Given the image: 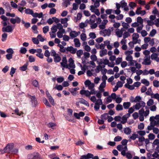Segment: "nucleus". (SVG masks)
Listing matches in <instances>:
<instances>
[{"instance_id":"1","label":"nucleus","mask_w":159,"mask_h":159,"mask_svg":"<svg viewBox=\"0 0 159 159\" xmlns=\"http://www.w3.org/2000/svg\"><path fill=\"white\" fill-rule=\"evenodd\" d=\"M96 96L98 98V99L96 102L95 103V105L94 106V109L95 111H98L100 108V105L102 104V100L101 99L102 97V94L100 92H97L96 91V93L95 94Z\"/></svg>"},{"instance_id":"2","label":"nucleus","mask_w":159,"mask_h":159,"mask_svg":"<svg viewBox=\"0 0 159 159\" xmlns=\"http://www.w3.org/2000/svg\"><path fill=\"white\" fill-rule=\"evenodd\" d=\"M13 147V143H8L4 149H0V153L2 154L6 152L11 153Z\"/></svg>"},{"instance_id":"3","label":"nucleus","mask_w":159,"mask_h":159,"mask_svg":"<svg viewBox=\"0 0 159 159\" xmlns=\"http://www.w3.org/2000/svg\"><path fill=\"white\" fill-rule=\"evenodd\" d=\"M84 83L85 86L88 87L89 90H90V91H93L95 94L96 93V91L95 90L94 88L95 85L94 83H91L89 80L85 81Z\"/></svg>"},{"instance_id":"4","label":"nucleus","mask_w":159,"mask_h":159,"mask_svg":"<svg viewBox=\"0 0 159 159\" xmlns=\"http://www.w3.org/2000/svg\"><path fill=\"white\" fill-rule=\"evenodd\" d=\"M90 158H92V159H99L98 156L93 157V155L90 153H88L87 155L82 156L80 159H89Z\"/></svg>"},{"instance_id":"5","label":"nucleus","mask_w":159,"mask_h":159,"mask_svg":"<svg viewBox=\"0 0 159 159\" xmlns=\"http://www.w3.org/2000/svg\"><path fill=\"white\" fill-rule=\"evenodd\" d=\"M94 92L93 91H89L88 90H81L80 91V93L82 95L84 94L89 98L91 95L95 94Z\"/></svg>"},{"instance_id":"6","label":"nucleus","mask_w":159,"mask_h":159,"mask_svg":"<svg viewBox=\"0 0 159 159\" xmlns=\"http://www.w3.org/2000/svg\"><path fill=\"white\" fill-rule=\"evenodd\" d=\"M139 38V35L137 33H134L132 35V41L134 44L139 43L140 44L141 40L138 39Z\"/></svg>"},{"instance_id":"7","label":"nucleus","mask_w":159,"mask_h":159,"mask_svg":"<svg viewBox=\"0 0 159 159\" xmlns=\"http://www.w3.org/2000/svg\"><path fill=\"white\" fill-rule=\"evenodd\" d=\"M151 61L150 60V56H147L144 57L143 60V61L142 64L145 65H149L151 64Z\"/></svg>"},{"instance_id":"8","label":"nucleus","mask_w":159,"mask_h":159,"mask_svg":"<svg viewBox=\"0 0 159 159\" xmlns=\"http://www.w3.org/2000/svg\"><path fill=\"white\" fill-rule=\"evenodd\" d=\"M154 38L151 39L149 37H146L144 38V41L145 43H149V45L152 46L154 44Z\"/></svg>"},{"instance_id":"9","label":"nucleus","mask_w":159,"mask_h":159,"mask_svg":"<svg viewBox=\"0 0 159 159\" xmlns=\"http://www.w3.org/2000/svg\"><path fill=\"white\" fill-rule=\"evenodd\" d=\"M100 34L102 36H109L111 34V30L110 29H105L100 31Z\"/></svg>"},{"instance_id":"10","label":"nucleus","mask_w":159,"mask_h":159,"mask_svg":"<svg viewBox=\"0 0 159 159\" xmlns=\"http://www.w3.org/2000/svg\"><path fill=\"white\" fill-rule=\"evenodd\" d=\"M39 154L37 152H34L28 156V159H37L40 158Z\"/></svg>"},{"instance_id":"11","label":"nucleus","mask_w":159,"mask_h":159,"mask_svg":"<svg viewBox=\"0 0 159 159\" xmlns=\"http://www.w3.org/2000/svg\"><path fill=\"white\" fill-rule=\"evenodd\" d=\"M133 51L132 50H128L125 52V54L126 56L125 59L127 61L133 58L131 55L133 53Z\"/></svg>"},{"instance_id":"12","label":"nucleus","mask_w":159,"mask_h":159,"mask_svg":"<svg viewBox=\"0 0 159 159\" xmlns=\"http://www.w3.org/2000/svg\"><path fill=\"white\" fill-rule=\"evenodd\" d=\"M10 22L12 24H14L15 23L19 24L21 21V19L18 17L16 16L15 18H11L10 19Z\"/></svg>"},{"instance_id":"13","label":"nucleus","mask_w":159,"mask_h":159,"mask_svg":"<svg viewBox=\"0 0 159 159\" xmlns=\"http://www.w3.org/2000/svg\"><path fill=\"white\" fill-rule=\"evenodd\" d=\"M151 58L152 60L155 61L157 62H159V57L158 54L156 53H153L151 56Z\"/></svg>"},{"instance_id":"14","label":"nucleus","mask_w":159,"mask_h":159,"mask_svg":"<svg viewBox=\"0 0 159 159\" xmlns=\"http://www.w3.org/2000/svg\"><path fill=\"white\" fill-rule=\"evenodd\" d=\"M96 19V17L95 15H93L91 16L89 20H86L85 22L87 23H88L89 24H91L95 23Z\"/></svg>"},{"instance_id":"15","label":"nucleus","mask_w":159,"mask_h":159,"mask_svg":"<svg viewBox=\"0 0 159 159\" xmlns=\"http://www.w3.org/2000/svg\"><path fill=\"white\" fill-rule=\"evenodd\" d=\"M80 33V31L76 32L75 31H72L70 33V36L71 38L73 39L77 37Z\"/></svg>"},{"instance_id":"16","label":"nucleus","mask_w":159,"mask_h":159,"mask_svg":"<svg viewBox=\"0 0 159 159\" xmlns=\"http://www.w3.org/2000/svg\"><path fill=\"white\" fill-rule=\"evenodd\" d=\"M2 30L3 32H11L12 31V29L11 25H8L6 27H3Z\"/></svg>"},{"instance_id":"17","label":"nucleus","mask_w":159,"mask_h":159,"mask_svg":"<svg viewBox=\"0 0 159 159\" xmlns=\"http://www.w3.org/2000/svg\"><path fill=\"white\" fill-rule=\"evenodd\" d=\"M130 116V115L129 114H126L124 116H123L122 118H121V123L122 124H124L126 122L127 119Z\"/></svg>"},{"instance_id":"18","label":"nucleus","mask_w":159,"mask_h":159,"mask_svg":"<svg viewBox=\"0 0 159 159\" xmlns=\"http://www.w3.org/2000/svg\"><path fill=\"white\" fill-rule=\"evenodd\" d=\"M66 51L69 52L71 53L74 54L76 53L77 49L73 48L72 46L68 47L66 48Z\"/></svg>"},{"instance_id":"19","label":"nucleus","mask_w":159,"mask_h":159,"mask_svg":"<svg viewBox=\"0 0 159 159\" xmlns=\"http://www.w3.org/2000/svg\"><path fill=\"white\" fill-rule=\"evenodd\" d=\"M42 51L41 49H37L36 52L37 53L36 54L37 56L41 59L43 58L44 57L43 54L42 53Z\"/></svg>"},{"instance_id":"20","label":"nucleus","mask_w":159,"mask_h":159,"mask_svg":"<svg viewBox=\"0 0 159 159\" xmlns=\"http://www.w3.org/2000/svg\"><path fill=\"white\" fill-rule=\"evenodd\" d=\"M69 20V19L67 18H64L61 19L60 20V22L61 24L63 25L65 27H66L68 25L67 22Z\"/></svg>"},{"instance_id":"21","label":"nucleus","mask_w":159,"mask_h":159,"mask_svg":"<svg viewBox=\"0 0 159 159\" xmlns=\"http://www.w3.org/2000/svg\"><path fill=\"white\" fill-rule=\"evenodd\" d=\"M124 31L123 29L122 28L121 30L117 29L116 31V35L119 38L122 37L123 35V33Z\"/></svg>"},{"instance_id":"22","label":"nucleus","mask_w":159,"mask_h":159,"mask_svg":"<svg viewBox=\"0 0 159 159\" xmlns=\"http://www.w3.org/2000/svg\"><path fill=\"white\" fill-rule=\"evenodd\" d=\"M108 21L107 20H104L102 24L99 25V28L102 30L104 29L106 27V25L108 23Z\"/></svg>"},{"instance_id":"23","label":"nucleus","mask_w":159,"mask_h":159,"mask_svg":"<svg viewBox=\"0 0 159 159\" xmlns=\"http://www.w3.org/2000/svg\"><path fill=\"white\" fill-rule=\"evenodd\" d=\"M152 118H150L149 119V120L150 122V125H148L147 127V129L148 130H153V128L154 127V125L153 124V123L152 122ZM147 133H149V131H147L146 132Z\"/></svg>"},{"instance_id":"24","label":"nucleus","mask_w":159,"mask_h":159,"mask_svg":"<svg viewBox=\"0 0 159 159\" xmlns=\"http://www.w3.org/2000/svg\"><path fill=\"white\" fill-rule=\"evenodd\" d=\"M68 62L69 63L68 65V67H69L70 68H75V66L74 63V61L72 58H70L68 60Z\"/></svg>"},{"instance_id":"25","label":"nucleus","mask_w":159,"mask_h":159,"mask_svg":"<svg viewBox=\"0 0 159 159\" xmlns=\"http://www.w3.org/2000/svg\"><path fill=\"white\" fill-rule=\"evenodd\" d=\"M104 44L105 46H106L107 48L109 50H111L113 47L112 46L110 45V42L108 40H106L104 41Z\"/></svg>"},{"instance_id":"26","label":"nucleus","mask_w":159,"mask_h":159,"mask_svg":"<svg viewBox=\"0 0 159 159\" xmlns=\"http://www.w3.org/2000/svg\"><path fill=\"white\" fill-rule=\"evenodd\" d=\"M31 98V101L32 102V105L34 107L36 106L37 104V101L34 96H30Z\"/></svg>"},{"instance_id":"27","label":"nucleus","mask_w":159,"mask_h":159,"mask_svg":"<svg viewBox=\"0 0 159 159\" xmlns=\"http://www.w3.org/2000/svg\"><path fill=\"white\" fill-rule=\"evenodd\" d=\"M106 86V82H102L100 84L98 89L101 92H104V89H103Z\"/></svg>"},{"instance_id":"28","label":"nucleus","mask_w":159,"mask_h":159,"mask_svg":"<svg viewBox=\"0 0 159 159\" xmlns=\"http://www.w3.org/2000/svg\"><path fill=\"white\" fill-rule=\"evenodd\" d=\"M137 138H138L139 139H145L143 136H141V138L139 137L138 135L135 133L133 134L130 138V139H135Z\"/></svg>"},{"instance_id":"29","label":"nucleus","mask_w":159,"mask_h":159,"mask_svg":"<svg viewBox=\"0 0 159 159\" xmlns=\"http://www.w3.org/2000/svg\"><path fill=\"white\" fill-rule=\"evenodd\" d=\"M93 2L92 3H93V6H94L96 8L98 7L100 5V0H92Z\"/></svg>"},{"instance_id":"30","label":"nucleus","mask_w":159,"mask_h":159,"mask_svg":"<svg viewBox=\"0 0 159 159\" xmlns=\"http://www.w3.org/2000/svg\"><path fill=\"white\" fill-rule=\"evenodd\" d=\"M65 33V30L64 29L60 31H59L57 33V37L59 38H61L63 36V34Z\"/></svg>"},{"instance_id":"31","label":"nucleus","mask_w":159,"mask_h":159,"mask_svg":"<svg viewBox=\"0 0 159 159\" xmlns=\"http://www.w3.org/2000/svg\"><path fill=\"white\" fill-rule=\"evenodd\" d=\"M75 144L77 146H81L84 143L83 140H76L75 141Z\"/></svg>"},{"instance_id":"32","label":"nucleus","mask_w":159,"mask_h":159,"mask_svg":"<svg viewBox=\"0 0 159 159\" xmlns=\"http://www.w3.org/2000/svg\"><path fill=\"white\" fill-rule=\"evenodd\" d=\"M74 41L75 43V46L76 47H79L80 46V43L79 39L77 38L74 39Z\"/></svg>"},{"instance_id":"33","label":"nucleus","mask_w":159,"mask_h":159,"mask_svg":"<svg viewBox=\"0 0 159 159\" xmlns=\"http://www.w3.org/2000/svg\"><path fill=\"white\" fill-rule=\"evenodd\" d=\"M124 133L126 134H129L131 132V129L129 127L125 128L123 129Z\"/></svg>"},{"instance_id":"34","label":"nucleus","mask_w":159,"mask_h":159,"mask_svg":"<svg viewBox=\"0 0 159 159\" xmlns=\"http://www.w3.org/2000/svg\"><path fill=\"white\" fill-rule=\"evenodd\" d=\"M127 61H129V65L133 66H135V65L137 62L136 60H133V58L130 59L129 60H128Z\"/></svg>"},{"instance_id":"35","label":"nucleus","mask_w":159,"mask_h":159,"mask_svg":"<svg viewBox=\"0 0 159 159\" xmlns=\"http://www.w3.org/2000/svg\"><path fill=\"white\" fill-rule=\"evenodd\" d=\"M61 60V57L58 54L54 57V61L56 63L59 62Z\"/></svg>"},{"instance_id":"36","label":"nucleus","mask_w":159,"mask_h":159,"mask_svg":"<svg viewBox=\"0 0 159 159\" xmlns=\"http://www.w3.org/2000/svg\"><path fill=\"white\" fill-rule=\"evenodd\" d=\"M107 50L106 49H104L99 52L100 56L102 57L107 54Z\"/></svg>"},{"instance_id":"37","label":"nucleus","mask_w":159,"mask_h":159,"mask_svg":"<svg viewBox=\"0 0 159 159\" xmlns=\"http://www.w3.org/2000/svg\"><path fill=\"white\" fill-rule=\"evenodd\" d=\"M131 103L129 102H124L123 103V106L125 109H128L130 106Z\"/></svg>"},{"instance_id":"38","label":"nucleus","mask_w":159,"mask_h":159,"mask_svg":"<svg viewBox=\"0 0 159 159\" xmlns=\"http://www.w3.org/2000/svg\"><path fill=\"white\" fill-rule=\"evenodd\" d=\"M137 22L139 25H143V20L141 17H138L137 18Z\"/></svg>"},{"instance_id":"39","label":"nucleus","mask_w":159,"mask_h":159,"mask_svg":"<svg viewBox=\"0 0 159 159\" xmlns=\"http://www.w3.org/2000/svg\"><path fill=\"white\" fill-rule=\"evenodd\" d=\"M76 55L79 58H81V56L83 54V52L82 50H79L76 52Z\"/></svg>"},{"instance_id":"40","label":"nucleus","mask_w":159,"mask_h":159,"mask_svg":"<svg viewBox=\"0 0 159 159\" xmlns=\"http://www.w3.org/2000/svg\"><path fill=\"white\" fill-rule=\"evenodd\" d=\"M141 82L142 84H145L146 86H148L149 85V82L146 79H143L142 80Z\"/></svg>"},{"instance_id":"41","label":"nucleus","mask_w":159,"mask_h":159,"mask_svg":"<svg viewBox=\"0 0 159 159\" xmlns=\"http://www.w3.org/2000/svg\"><path fill=\"white\" fill-rule=\"evenodd\" d=\"M79 102L80 103L84 104L87 106H89L88 102L83 98L81 99Z\"/></svg>"},{"instance_id":"42","label":"nucleus","mask_w":159,"mask_h":159,"mask_svg":"<svg viewBox=\"0 0 159 159\" xmlns=\"http://www.w3.org/2000/svg\"><path fill=\"white\" fill-rule=\"evenodd\" d=\"M28 65V64L27 63L25 64L23 66L20 68V70L22 71H25L27 69Z\"/></svg>"},{"instance_id":"43","label":"nucleus","mask_w":159,"mask_h":159,"mask_svg":"<svg viewBox=\"0 0 159 159\" xmlns=\"http://www.w3.org/2000/svg\"><path fill=\"white\" fill-rule=\"evenodd\" d=\"M157 33L156 30L155 29L152 30L150 32L149 36L151 37H153Z\"/></svg>"},{"instance_id":"44","label":"nucleus","mask_w":159,"mask_h":159,"mask_svg":"<svg viewBox=\"0 0 159 159\" xmlns=\"http://www.w3.org/2000/svg\"><path fill=\"white\" fill-rule=\"evenodd\" d=\"M108 116V114L107 113H105L101 116V118L103 120H106L107 119Z\"/></svg>"},{"instance_id":"45","label":"nucleus","mask_w":159,"mask_h":159,"mask_svg":"<svg viewBox=\"0 0 159 159\" xmlns=\"http://www.w3.org/2000/svg\"><path fill=\"white\" fill-rule=\"evenodd\" d=\"M129 5L132 9H133L137 6V4L134 2H130L129 3Z\"/></svg>"},{"instance_id":"46","label":"nucleus","mask_w":159,"mask_h":159,"mask_svg":"<svg viewBox=\"0 0 159 159\" xmlns=\"http://www.w3.org/2000/svg\"><path fill=\"white\" fill-rule=\"evenodd\" d=\"M80 39L83 41H85L87 39V36L86 34L84 33L81 34L80 35Z\"/></svg>"},{"instance_id":"47","label":"nucleus","mask_w":159,"mask_h":159,"mask_svg":"<svg viewBox=\"0 0 159 159\" xmlns=\"http://www.w3.org/2000/svg\"><path fill=\"white\" fill-rule=\"evenodd\" d=\"M25 11V13L26 14L31 15H32L33 14V10L29 8L26 9Z\"/></svg>"},{"instance_id":"48","label":"nucleus","mask_w":159,"mask_h":159,"mask_svg":"<svg viewBox=\"0 0 159 159\" xmlns=\"http://www.w3.org/2000/svg\"><path fill=\"white\" fill-rule=\"evenodd\" d=\"M125 86L127 88L131 90H132L134 89V87L133 85H130L129 84H126Z\"/></svg>"},{"instance_id":"49","label":"nucleus","mask_w":159,"mask_h":159,"mask_svg":"<svg viewBox=\"0 0 159 159\" xmlns=\"http://www.w3.org/2000/svg\"><path fill=\"white\" fill-rule=\"evenodd\" d=\"M122 60V57H118L116 59V65H118L119 64Z\"/></svg>"},{"instance_id":"50","label":"nucleus","mask_w":159,"mask_h":159,"mask_svg":"<svg viewBox=\"0 0 159 159\" xmlns=\"http://www.w3.org/2000/svg\"><path fill=\"white\" fill-rule=\"evenodd\" d=\"M136 14L138 15H141V16H143L146 14V11L145 10H143L138 11H135Z\"/></svg>"},{"instance_id":"51","label":"nucleus","mask_w":159,"mask_h":159,"mask_svg":"<svg viewBox=\"0 0 159 159\" xmlns=\"http://www.w3.org/2000/svg\"><path fill=\"white\" fill-rule=\"evenodd\" d=\"M43 102L48 107H51V105L49 103L47 99L45 98H44L43 99Z\"/></svg>"},{"instance_id":"52","label":"nucleus","mask_w":159,"mask_h":159,"mask_svg":"<svg viewBox=\"0 0 159 159\" xmlns=\"http://www.w3.org/2000/svg\"><path fill=\"white\" fill-rule=\"evenodd\" d=\"M48 126L49 128H51L52 129H54V127L56 126L55 123L52 122H50L48 124Z\"/></svg>"},{"instance_id":"53","label":"nucleus","mask_w":159,"mask_h":159,"mask_svg":"<svg viewBox=\"0 0 159 159\" xmlns=\"http://www.w3.org/2000/svg\"><path fill=\"white\" fill-rule=\"evenodd\" d=\"M63 87L61 85H58L56 84L55 87L54 88V89H56L59 91H61L63 89Z\"/></svg>"},{"instance_id":"54","label":"nucleus","mask_w":159,"mask_h":159,"mask_svg":"<svg viewBox=\"0 0 159 159\" xmlns=\"http://www.w3.org/2000/svg\"><path fill=\"white\" fill-rule=\"evenodd\" d=\"M87 64H84V65L83 66H81L82 70H83L85 72V71L88 68L89 66L87 65Z\"/></svg>"},{"instance_id":"55","label":"nucleus","mask_w":159,"mask_h":159,"mask_svg":"<svg viewBox=\"0 0 159 159\" xmlns=\"http://www.w3.org/2000/svg\"><path fill=\"white\" fill-rule=\"evenodd\" d=\"M63 1V5L66 7L70 4V1L69 0H62Z\"/></svg>"},{"instance_id":"56","label":"nucleus","mask_w":159,"mask_h":159,"mask_svg":"<svg viewBox=\"0 0 159 159\" xmlns=\"http://www.w3.org/2000/svg\"><path fill=\"white\" fill-rule=\"evenodd\" d=\"M152 121L154 125V126H156L157 127H159V120H152Z\"/></svg>"},{"instance_id":"57","label":"nucleus","mask_w":159,"mask_h":159,"mask_svg":"<svg viewBox=\"0 0 159 159\" xmlns=\"http://www.w3.org/2000/svg\"><path fill=\"white\" fill-rule=\"evenodd\" d=\"M116 109L117 111L122 110L123 109V106L121 105L118 104L116 107Z\"/></svg>"},{"instance_id":"58","label":"nucleus","mask_w":159,"mask_h":159,"mask_svg":"<svg viewBox=\"0 0 159 159\" xmlns=\"http://www.w3.org/2000/svg\"><path fill=\"white\" fill-rule=\"evenodd\" d=\"M60 64L61 66L63 68H68V64H67V62H61L60 63Z\"/></svg>"},{"instance_id":"59","label":"nucleus","mask_w":159,"mask_h":159,"mask_svg":"<svg viewBox=\"0 0 159 159\" xmlns=\"http://www.w3.org/2000/svg\"><path fill=\"white\" fill-rule=\"evenodd\" d=\"M153 103V100L152 99H150L147 102V104L148 106H149L152 105Z\"/></svg>"},{"instance_id":"60","label":"nucleus","mask_w":159,"mask_h":159,"mask_svg":"<svg viewBox=\"0 0 159 159\" xmlns=\"http://www.w3.org/2000/svg\"><path fill=\"white\" fill-rule=\"evenodd\" d=\"M137 27V32L139 33H140L143 29V25H139Z\"/></svg>"},{"instance_id":"61","label":"nucleus","mask_w":159,"mask_h":159,"mask_svg":"<svg viewBox=\"0 0 159 159\" xmlns=\"http://www.w3.org/2000/svg\"><path fill=\"white\" fill-rule=\"evenodd\" d=\"M49 28L48 26H46L43 27V33L46 34L49 31Z\"/></svg>"},{"instance_id":"62","label":"nucleus","mask_w":159,"mask_h":159,"mask_svg":"<svg viewBox=\"0 0 159 159\" xmlns=\"http://www.w3.org/2000/svg\"><path fill=\"white\" fill-rule=\"evenodd\" d=\"M151 97L152 98L157 99L158 101L159 100V94L157 93L152 94Z\"/></svg>"},{"instance_id":"63","label":"nucleus","mask_w":159,"mask_h":159,"mask_svg":"<svg viewBox=\"0 0 159 159\" xmlns=\"http://www.w3.org/2000/svg\"><path fill=\"white\" fill-rule=\"evenodd\" d=\"M153 85L155 87H159V81L156 80H154L153 81Z\"/></svg>"},{"instance_id":"64","label":"nucleus","mask_w":159,"mask_h":159,"mask_svg":"<svg viewBox=\"0 0 159 159\" xmlns=\"http://www.w3.org/2000/svg\"><path fill=\"white\" fill-rule=\"evenodd\" d=\"M154 24L157 27H159V18L155 19L154 21Z\"/></svg>"}]
</instances>
